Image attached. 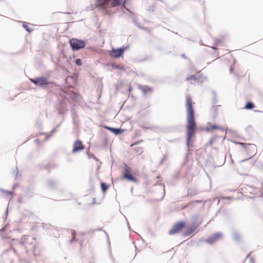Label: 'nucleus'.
Returning a JSON list of instances; mask_svg holds the SVG:
<instances>
[{"label": "nucleus", "mask_w": 263, "mask_h": 263, "mask_svg": "<svg viewBox=\"0 0 263 263\" xmlns=\"http://www.w3.org/2000/svg\"><path fill=\"white\" fill-rule=\"evenodd\" d=\"M215 45L216 46H218V47L222 46L223 45V42L222 40H220V39L216 40L215 41Z\"/></svg>", "instance_id": "a211bd4d"}, {"label": "nucleus", "mask_w": 263, "mask_h": 263, "mask_svg": "<svg viewBox=\"0 0 263 263\" xmlns=\"http://www.w3.org/2000/svg\"><path fill=\"white\" fill-rule=\"evenodd\" d=\"M111 67L112 69H119L120 70H122V71H124L125 70V69H124V67L123 66H121V65H116L115 64H111Z\"/></svg>", "instance_id": "2eb2a0df"}, {"label": "nucleus", "mask_w": 263, "mask_h": 263, "mask_svg": "<svg viewBox=\"0 0 263 263\" xmlns=\"http://www.w3.org/2000/svg\"><path fill=\"white\" fill-rule=\"evenodd\" d=\"M185 226V222L180 221L176 222L170 230L168 233L171 235H174L180 232Z\"/></svg>", "instance_id": "39448f33"}, {"label": "nucleus", "mask_w": 263, "mask_h": 263, "mask_svg": "<svg viewBox=\"0 0 263 263\" xmlns=\"http://www.w3.org/2000/svg\"><path fill=\"white\" fill-rule=\"evenodd\" d=\"M69 43L73 50H78L85 46V43L84 41L77 39H71Z\"/></svg>", "instance_id": "7ed1b4c3"}, {"label": "nucleus", "mask_w": 263, "mask_h": 263, "mask_svg": "<svg viewBox=\"0 0 263 263\" xmlns=\"http://www.w3.org/2000/svg\"><path fill=\"white\" fill-rule=\"evenodd\" d=\"M221 236L222 235L221 233H217L209 237L208 239H206L205 241L206 242L210 244H212L219 239Z\"/></svg>", "instance_id": "1a4fd4ad"}, {"label": "nucleus", "mask_w": 263, "mask_h": 263, "mask_svg": "<svg viewBox=\"0 0 263 263\" xmlns=\"http://www.w3.org/2000/svg\"><path fill=\"white\" fill-rule=\"evenodd\" d=\"M125 0H97L96 7H100L103 10L116 7L124 4Z\"/></svg>", "instance_id": "f03ea898"}, {"label": "nucleus", "mask_w": 263, "mask_h": 263, "mask_svg": "<svg viewBox=\"0 0 263 263\" xmlns=\"http://www.w3.org/2000/svg\"><path fill=\"white\" fill-rule=\"evenodd\" d=\"M196 229V227H191L189 228L187 231L184 233V235L187 236L192 234L195 231Z\"/></svg>", "instance_id": "4468645a"}, {"label": "nucleus", "mask_w": 263, "mask_h": 263, "mask_svg": "<svg viewBox=\"0 0 263 263\" xmlns=\"http://www.w3.org/2000/svg\"><path fill=\"white\" fill-rule=\"evenodd\" d=\"M254 106H255V105L253 103L248 102L246 104L244 108L247 109H253L254 107Z\"/></svg>", "instance_id": "dca6fc26"}, {"label": "nucleus", "mask_w": 263, "mask_h": 263, "mask_svg": "<svg viewBox=\"0 0 263 263\" xmlns=\"http://www.w3.org/2000/svg\"><path fill=\"white\" fill-rule=\"evenodd\" d=\"M217 107H214V109H215Z\"/></svg>", "instance_id": "bb28decb"}, {"label": "nucleus", "mask_w": 263, "mask_h": 263, "mask_svg": "<svg viewBox=\"0 0 263 263\" xmlns=\"http://www.w3.org/2000/svg\"><path fill=\"white\" fill-rule=\"evenodd\" d=\"M195 103L193 102L190 96H186L185 107L187 115L186 135L188 145H189L192 138L194 135V130L196 128L193 108V105Z\"/></svg>", "instance_id": "f257e3e1"}, {"label": "nucleus", "mask_w": 263, "mask_h": 263, "mask_svg": "<svg viewBox=\"0 0 263 263\" xmlns=\"http://www.w3.org/2000/svg\"><path fill=\"white\" fill-rule=\"evenodd\" d=\"M23 26L28 32H31L32 31V29L28 26L27 23H24Z\"/></svg>", "instance_id": "aec40b11"}, {"label": "nucleus", "mask_w": 263, "mask_h": 263, "mask_svg": "<svg viewBox=\"0 0 263 263\" xmlns=\"http://www.w3.org/2000/svg\"><path fill=\"white\" fill-rule=\"evenodd\" d=\"M84 149V146L82 141L79 140L74 142L73 145L72 153H75L77 152L81 151Z\"/></svg>", "instance_id": "6e6552de"}, {"label": "nucleus", "mask_w": 263, "mask_h": 263, "mask_svg": "<svg viewBox=\"0 0 263 263\" xmlns=\"http://www.w3.org/2000/svg\"><path fill=\"white\" fill-rule=\"evenodd\" d=\"M199 78L197 77L194 75L189 76L186 78V80L190 82V83L193 84H195L198 80H199Z\"/></svg>", "instance_id": "9b49d317"}, {"label": "nucleus", "mask_w": 263, "mask_h": 263, "mask_svg": "<svg viewBox=\"0 0 263 263\" xmlns=\"http://www.w3.org/2000/svg\"><path fill=\"white\" fill-rule=\"evenodd\" d=\"M220 127L216 125H210L209 126V130L220 129Z\"/></svg>", "instance_id": "6ab92c4d"}, {"label": "nucleus", "mask_w": 263, "mask_h": 263, "mask_svg": "<svg viewBox=\"0 0 263 263\" xmlns=\"http://www.w3.org/2000/svg\"><path fill=\"white\" fill-rule=\"evenodd\" d=\"M238 144H239V145H242V146H246V145H247V144H246V143H241V142L238 143Z\"/></svg>", "instance_id": "393cba45"}, {"label": "nucleus", "mask_w": 263, "mask_h": 263, "mask_svg": "<svg viewBox=\"0 0 263 263\" xmlns=\"http://www.w3.org/2000/svg\"><path fill=\"white\" fill-rule=\"evenodd\" d=\"M101 189L103 192H105L108 188V186L104 182L101 183Z\"/></svg>", "instance_id": "f3484780"}, {"label": "nucleus", "mask_w": 263, "mask_h": 263, "mask_svg": "<svg viewBox=\"0 0 263 263\" xmlns=\"http://www.w3.org/2000/svg\"><path fill=\"white\" fill-rule=\"evenodd\" d=\"M35 239L28 235H24L21 239V243L26 248L33 247Z\"/></svg>", "instance_id": "423d86ee"}, {"label": "nucleus", "mask_w": 263, "mask_h": 263, "mask_svg": "<svg viewBox=\"0 0 263 263\" xmlns=\"http://www.w3.org/2000/svg\"><path fill=\"white\" fill-rule=\"evenodd\" d=\"M229 70L231 73L234 74L237 76H238L239 74V72L237 70L238 67L235 65V63H234L232 66H230Z\"/></svg>", "instance_id": "f8f14e48"}, {"label": "nucleus", "mask_w": 263, "mask_h": 263, "mask_svg": "<svg viewBox=\"0 0 263 263\" xmlns=\"http://www.w3.org/2000/svg\"><path fill=\"white\" fill-rule=\"evenodd\" d=\"M123 177L129 181L136 182V179L135 177H134L131 173L132 170L130 167H129L127 164H125L123 166Z\"/></svg>", "instance_id": "20e7f679"}, {"label": "nucleus", "mask_w": 263, "mask_h": 263, "mask_svg": "<svg viewBox=\"0 0 263 263\" xmlns=\"http://www.w3.org/2000/svg\"><path fill=\"white\" fill-rule=\"evenodd\" d=\"M7 194H11V192H7Z\"/></svg>", "instance_id": "a878e982"}, {"label": "nucleus", "mask_w": 263, "mask_h": 263, "mask_svg": "<svg viewBox=\"0 0 263 263\" xmlns=\"http://www.w3.org/2000/svg\"><path fill=\"white\" fill-rule=\"evenodd\" d=\"M39 86H43L44 85H48L49 82L47 78L44 77L37 78Z\"/></svg>", "instance_id": "ddd939ff"}, {"label": "nucleus", "mask_w": 263, "mask_h": 263, "mask_svg": "<svg viewBox=\"0 0 263 263\" xmlns=\"http://www.w3.org/2000/svg\"><path fill=\"white\" fill-rule=\"evenodd\" d=\"M30 81L36 86H39L37 78L35 79H30Z\"/></svg>", "instance_id": "4be33fe9"}, {"label": "nucleus", "mask_w": 263, "mask_h": 263, "mask_svg": "<svg viewBox=\"0 0 263 263\" xmlns=\"http://www.w3.org/2000/svg\"><path fill=\"white\" fill-rule=\"evenodd\" d=\"M226 198L225 197H222L221 199H225Z\"/></svg>", "instance_id": "cd10ccee"}, {"label": "nucleus", "mask_w": 263, "mask_h": 263, "mask_svg": "<svg viewBox=\"0 0 263 263\" xmlns=\"http://www.w3.org/2000/svg\"><path fill=\"white\" fill-rule=\"evenodd\" d=\"M79 96V94L76 92H72V96L71 97L72 99H76Z\"/></svg>", "instance_id": "b1692460"}, {"label": "nucleus", "mask_w": 263, "mask_h": 263, "mask_svg": "<svg viewBox=\"0 0 263 263\" xmlns=\"http://www.w3.org/2000/svg\"><path fill=\"white\" fill-rule=\"evenodd\" d=\"M76 63L78 66H81L82 64V61L80 59H76Z\"/></svg>", "instance_id": "5701e85b"}, {"label": "nucleus", "mask_w": 263, "mask_h": 263, "mask_svg": "<svg viewBox=\"0 0 263 263\" xmlns=\"http://www.w3.org/2000/svg\"><path fill=\"white\" fill-rule=\"evenodd\" d=\"M142 90L144 93H146L147 92L152 91V89L149 87L145 86L142 89Z\"/></svg>", "instance_id": "412c9836"}, {"label": "nucleus", "mask_w": 263, "mask_h": 263, "mask_svg": "<svg viewBox=\"0 0 263 263\" xmlns=\"http://www.w3.org/2000/svg\"><path fill=\"white\" fill-rule=\"evenodd\" d=\"M124 50L123 48L112 49L109 52V56L112 58L118 59L124 53Z\"/></svg>", "instance_id": "0eeeda50"}, {"label": "nucleus", "mask_w": 263, "mask_h": 263, "mask_svg": "<svg viewBox=\"0 0 263 263\" xmlns=\"http://www.w3.org/2000/svg\"><path fill=\"white\" fill-rule=\"evenodd\" d=\"M105 128L109 130V131H110L111 132H112V133H114L116 135L121 134L123 132V130L122 129H121L120 128H115L110 127L108 126H105Z\"/></svg>", "instance_id": "9d476101"}]
</instances>
